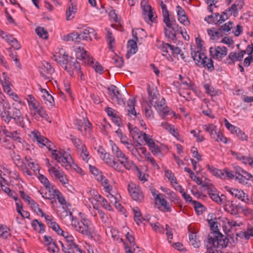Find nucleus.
Here are the masks:
<instances>
[{"label":"nucleus","mask_w":253,"mask_h":253,"mask_svg":"<svg viewBox=\"0 0 253 253\" xmlns=\"http://www.w3.org/2000/svg\"><path fill=\"white\" fill-rule=\"evenodd\" d=\"M208 221L211 229L213 232L209 235L207 241H205V245L207 249L206 253H218L217 250L226 248L229 240L218 231V223L214 214H209Z\"/></svg>","instance_id":"obj_1"},{"label":"nucleus","mask_w":253,"mask_h":253,"mask_svg":"<svg viewBox=\"0 0 253 253\" xmlns=\"http://www.w3.org/2000/svg\"><path fill=\"white\" fill-rule=\"evenodd\" d=\"M1 118L7 124H9L11 120H13L14 123L19 126L22 128L25 127L24 117L20 110L16 107H11L9 103H6L4 112L1 113Z\"/></svg>","instance_id":"obj_2"},{"label":"nucleus","mask_w":253,"mask_h":253,"mask_svg":"<svg viewBox=\"0 0 253 253\" xmlns=\"http://www.w3.org/2000/svg\"><path fill=\"white\" fill-rule=\"evenodd\" d=\"M149 101L151 105H153L159 114L164 119L168 116V107L166 105V100L164 98H162L160 100L158 98L157 95L149 92Z\"/></svg>","instance_id":"obj_3"},{"label":"nucleus","mask_w":253,"mask_h":253,"mask_svg":"<svg viewBox=\"0 0 253 253\" xmlns=\"http://www.w3.org/2000/svg\"><path fill=\"white\" fill-rule=\"evenodd\" d=\"M202 128L209 133L211 137L217 142H221L224 143H227V139L224 137L221 131L218 129L217 127L213 124H207L202 126Z\"/></svg>","instance_id":"obj_4"},{"label":"nucleus","mask_w":253,"mask_h":253,"mask_svg":"<svg viewBox=\"0 0 253 253\" xmlns=\"http://www.w3.org/2000/svg\"><path fill=\"white\" fill-rule=\"evenodd\" d=\"M160 6L162 9L163 20L167 28H171L173 31L178 30V26L176 24L175 20L173 17H170L167 5L161 1Z\"/></svg>","instance_id":"obj_5"},{"label":"nucleus","mask_w":253,"mask_h":253,"mask_svg":"<svg viewBox=\"0 0 253 253\" xmlns=\"http://www.w3.org/2000/svg\"><path fill=\"white\" fill-rule=\"evenodd\" d=\"M91 222L87 219H83L78 221H75L72 225L76 231L83 235L88 237H92V233L90 228Z\"/></svg>","instance_id":"obj_6"},{"label":"nucleus","mask_w":253,"mask_h":253,"mask_svg":"<svg viewBox=\"0 0 253 253\" xmlns=\"http://www.w3.org/2000/svg\"><path fill=\"white\" fill-rule=\"evenodd\" d=\"M27 101L30 109L31 110H34V112L32 113L33 116H36L37 115H39L42 118H45L47 116V114L46 113L43 108L32 95H29V98L27 99Z\"/></svg>","instance_id":"obj_7"},{"label":"nucleus","mask_w":253,"mask_h":253,"mask_svg":"<svg viewBox=\"0 0 253 253\" xmlns=\"http://www.w3.org/2000/svg\"><path fill=\"white\" fill-rule=\"evenodd\" d=\"M107 90L109 96L113 101L116 102L120 105H125V98L117 86L111 84L107 87Z\"/></svg>","instance_id":"obj_8"},{"label":"nucleus","mask_w":253,"mask_h":253,"mask_svg":"<svg viewBox=\"0 0 253 253\" xmlns=\"http://www.w3.org/2000/svg\"><path fill=\"white\" fill-rule=\"evenodd\" d=\"M127 191L131 198L137 203H142L144 199V196L140 187L133 183L127 185Z\"/></svg>","instance_id":"obj_9"},{"label":"nucleus","mask_w":253,"mask_h":253,"mask_svg":"<svg viewBox=\"0 0 253 253\" xmlns=\"http://www.w3.org/2000/svg\"><path fill=\"white\" fill-rule=\"evenodd\" d=\"M207 168L210 172L217 177L224 179H233V178H234V172L228 169H218L210 165H208Z\"/></svg>","instance_id":"obj_10"},{"label":"nucleus","mask_w":253,"mask_h":253,"mask_svg":"<svg viewBox=\"0 0 253 253\" xmlns=\"http://www.w3.org/2000/svg\"><path fill=\"white\" fill-rule=\"evenodd\" d=\"M65 241V245L62 242L59 241L62 247V251L64 253H75L74 249L80 253H82V250L79 247L78 245L76 244L75 238L73 236L67 237V239Z\"/></svg>","instance_id":"obj_11"},{"label":"nucleus","mask_w":253,"mask_h":253,"mask_svg":"<svg viewBox=\"0 0 253 253\" xmlns=\"http://www.w3.org/2000/svg\"><path fill=\"white\" fill-rule=\"evenodd\" d=\"M209 52L213 59L221 61L227 55L228 49L224 46H214L210 47Z\"/></svg>","instance_id":"obj_12"},{"label":"nucleus","mask_w":253,"mask_h":253,"mask_svg":"<svg viewBox=\"0 0 253 253\" xmlns=\"http://www.w3.org/2000/svg\"><path fill=\"white\" fill-rule=\"evenodd\" d=\"M225 189L233 197L239 199L246 204H250L251 203L248 195L244 193L243 190H239L235 188L230 187L229 186H226Z\"/></svg>","instance_id":"obj_13"},{"label":"nucleus","mask_w":253,"mask_h":253,"mask_svg":"<svg viewBox=\"0 0 253 253\" xmlns=\"http://www.w3.org/2000/svg\"><path fill=\"white\" fill-rule=\"evenodd\" d=\"M223 208L225 211L231 215L238 216L239 215L240 204H235L233 201L225 200L223 202Z\"/></svg>","instance_id":"obj_14"},{"label":"nucleus","mask_w":253,"mask_h":253,"mask_svg":"<svg viewBox=\"0 0 253 253\" xmlns=\"http://www.w3.org/2000/svg\"><path fill=\"white\" fill-rule=\"evenodd\" d=\"M75 52L76 58L77 59L84 60V63L87 64L88 63H91L92 64V57H90L87 52L86 50H85L83 47H78L76 49Z\"/></svg>","instance_id":"obj_15"},{"label":"nucleus","mask_w":253,"mask_h":253,"mask_svg":"<svg viewBox=\"0 0 253 253\" xmlns=\"http://www.w3.org/2000/svg\"><path fill=\"white\" fill-rule=\"evenodd\" d=\"M136 102L134 97L127 101V116H129L133 120L140 117V114L139 113H137L134 108Z\"/></svg>","instance_id":"obj_16"},{"label":"nucleus","mask_w":253,"mask_h":253,"mask_svg":"<svg viewBox=\"0 0 253 253\" xmlns=\"http://www.w3.org/2000/svg\"><path fill=\"white\" fill-rule=\"evenodd\" d=\"M52 155L54 159L57 160L58 163H61L62 166L65 167L66 169L71 168L70 162L68 161V158L65 157L62 153L57 151V150H53Z\"/></svg>","instance_id":"obj_17"},{"label":"nucleus","mask_w":253,"mask_h":253,"mask_svg":"<svg viewBox=\"0 0 253 253\" xmlns=\"http://www.w3.org/2000/svg\"><path fill=\"white\" fill-rule=\"evenodd\" d=\"M144 140L146 144L149 146L150 150L154 154H158L160 152V150L152 138L151 136L145 133H143L142 137V142Z\"/></svg>","instance_id":"obj_18"},{"label":"nucleus","mask_w":253,"mask_h":253,"mask_svg":"<svg viewBox=\"0 0 253 253\" xmlns=\"http://www.w3.org/2000/svg\"><path fill=\"white\" fill-rule=\"evenodd\" d=\"M142 16L144 21L151 25L152 23H155L156 21L157 14L152 7L142 11Z\"/></svg>","instance_id":"obj_19"},{"label":"nucleus","mask_w":253,"mask_h":253,"mask_svg":"<svg viewBox=\"0 0 253 253\" xmlns=\"http://www.w3.org/2000/svg\"><path fill=\"white\" fill-rule=\"evenodd\" d=\"M81 66L78 62L73 58L71 59L68 65H65L64 69L67 71L70 75L73 76L75 72H80Z\"/></svg>","instance_id":"obj_20"},{"label":"nucleus","mask_w":253,"mask_h":253,"mask_svg":"<svg viewBox=\"0 0 253 253\" xmlns=\"http://www.w3.org/2000/svg\"><path fill=\"white\" fill-rule=\"evenodd\" d=\"M54 60L58 63L61 65L64 69L65 65H68L71 59H73V57L69 56L66 53L64 52L62 56L59 54H55L53 56Z\"/></svg>","instance_id":"obj_21"},{"label":"nucleus","mask_w":253,"mask_h":253,"mask_svg":"<svg viewBox=\"0 0 253 253\" xmlns=\"http://www.w3.org/2000/svg\"><path fill=\"white\" fill-rule=\"evenodd\" d=\"M127 127L129 130L130 135L132 139L139 143L142 142L143 133L136 127H131L129 124H127Z\"/></svg>","instance_id":"obj_22"},{"label":"nucleus","mask_w":253,"mask_h":253,"mask_svg":"<svg viewBox=\"0 0 253 253\" xmlns=\"http://www.w3.org/2000/svg\"><path fill=\"white\" fill-rule=\"evenodd\" d=\"M93 34L95 39H97V33L95 32L93 28L87 27L86 29L79 34L80 40H87L88 38L90 41L92 40V39L90 37V34Z\"/></svg>","instance_id":"obj_23"},{"label":"nucleus","mask_w":253,"mask_h":253,"mask_svg":"<svg viewBox=\"0 0 253 253\" xmlns=\"http://www.w3.org/2000/svg\"><path fill=\"white\" fill-rule=\"evenodd\" d=\"M208 193L210 197L212 200V201L218 204H222L223 200L225 198L224 195H221V197H220L215 190L211 189H208Z\"/></svg>","instance_id":"obj_24"},{"label":"nucleus","mask_w":253,"mask_h":253,"mask_svg":"<svg viewBox=\"0 0 253 253\" xmlns=\"http://www.w3.org/2000/svg\"><path fill=\"white\" fill-rule=\"evenodd\" d=\"M70 2L68 8L66 10V20H70L74 17V15L77 11V5L75 3L72 2V0H69Z\"/></svg>","instance_id":"obj_25"},{"label":"nucleus","mask_w":253,"mask_h":253,"mask_svg":"<svg viewBox=\"0 0 253 253\" xmlns=\"http://www.w3.org/2000/svg\"><path fill=\"white\" fill-rule=\"evenodd\" d=\"M11 157L14 164L18 167L19 170L26 169V164L21 159L19 155L15 153L14 152H13L11 154Z\"/></svg>","instance_id":"obj_26"},{"label":"nucleus","mask_w":253,"mask_h":253,"mask_svg":"<svg viewBox=\"0 0 253 253\" xmlns=\"http://www.w3.org/2000/svg\"><path fill=\"white\" fill-rule=\"evenodd\" d=\"M138 51V47L136 41L133 40H129L127 41V59Z\"/></svg>","instance_id":"obj_27"},{"label":"nucleus","mask_w":253,"mask_h":253,"mask_svg":"<svg viewBox=\"0 0 253 253\" xmlns=\"http://www.w3.org/2000/svg\"><path fill=\"white\" fill-rule=\"evenodd\" d=\"M42 97L45 104L49 107H51L54 105V101L53 96L50 94L46 89H43Z\"/></svg>","instance_id":"obj_28"},{"label":"nucleus","mask_w":253,"mask_h":253,"mask_svg":"<svg viewBox=\"0 0 253 253\" xmlns=\"http://www.w3.org/2000/svg\"><path fill=\"white\" fill-rule=\"evenodd\" d=\"M191 55L196 63L199 66H200L201 65L200 64L203 61V60H204L206 55L203 52L197 50L196 52L192 51L191 52Z\"/></svg>","instance_id":"obj_29"},{"label":"nucleus","mask_w":253,"mask_h":253,"mask_svg":"<svg viewBox=\"0 0 253 253\" xmlns=\"http://www.w3.org/2000/svg\"><path fill=\"white\" fill-rule=\"evenodd\" d=\"M208 35L211 37V39L217 41L220 37L223 36V32L221 30L219 29L218 31H215L214 28H211L207 30Z\"/></svg>","instance_id":"obj_30"},{"label":"nucleus","mask_w":253,"mask_h":253,"mask_svg":"<svg viewBox=\"0 0 253 253\" xmlns=\"http://www.w3.org/2000/svg\"><path fill=\"white\" fill-rule=\"evenodd\" d=\"M200 66L206 67L208 70L212 71L214 70L212 60L205 55L204 60L200 64Z\"/></svg>","instance_id":"obj_31"},{"label":"nucleus","mask_w":253,"mask_h":253,"mask_svg":"<svg viewBox=\"0 0 253 253\" xmlns=\"http://www.w3.org/2000/svg\"><path fill=\"white\" fill-rule=\"evenodd\" d=\"M134 221L137 224L141 223V220L142 219V214L139 208L137 207L132 208Z\"/></svg>","instance_id":"obj_32"},{"label":"nucleus","mask_w":253,"mask_h":253,"mask_svg":"<svg viewBox=\"0 0 253 253\" xmlns=\"http://www.w3.org/2000/svg\"><path fill=\"white\" fill-rule=\"evenodd\" d=\"M225 226L228 228V230L232 229L233 228H236L237 227H240L243 225V223L241 221L238 222L232 219H229L225 218L224 220Z\"/></svg>","instance_id":"obj_33"},{"label":"nucleus","mask_w":253,"mask_h":253,"mask_svg":"<svg viewBox=\"0 0 253 253\" xmlns=\"http://www.w3.org/2000/svg\"><path fill=\"white\" fill-rule=\"evenodd\" d=\"M33 135L34 138L37 140L38 144H40L42 146H45V144H46L47 142H48V139L46 137L42 136L38 131L33 132Z\"/></svg>","instance_id":"obj_34"},{"label":"nucleus","mask_w":253,"mask_h":253,"mask_svg":"<svg viewBox=\"0 0 253 253\" xmlns=\"http://www.w3.org/2000/svg\"><path fill=\"white\" fill-rule=\"evenodd\" d=\"M96 179L97 180L100 181L101 182L102 185L104 187V188L106 189V191L109 193V192L112 190V187L109 185L108 180L106 178V177L101 173L100 175H98V177H97Z\"/></svg>","instance_id":"obj_35"},{"label":"nucleus","mask_w":253,"mask_h":253,"mask_svg":"<svg viewBox=\"0 0 253 253\" xmlns=\"http://www.w3.org/2000/svg\"><path fill=\"white\" fill-rule=\"evenodd\" d=\"M157 46L162 52V55L168 57V48L170 49V44L162 42H160L157 43Z\"/></svg>","instance_id":"obj_36"},{"label":"nucleus","mask_w":253,"mask_h":253,"mask_svg":"<svg viewBox=\"0 0 253 253\" xmlns=\"http://www.w3.org/2000/svg\"><path fill=\"white\" fill-rule=\"evenodd\" d=\"M164 197L165 196L163 194L158 195L157 196V201H159L160 204L167 211H170V207Z\"/></svg>","instance_id":"obj_37"},{"label":"nucleus","mask_w":253,"mask_h":253,"mask_svg":"<svg viewBox=\"0 0 253 253\" xmlns=\"http://www.w3.org/2000/svg\"><path fill=\"white\" fill-rule=\"evenodd\" d=\"M164 197L165 196L163 194L158 195L157 196V201H159L160 204L167 211H170V207Z\"/></svg>","instance_id":"obj_38"},{"label":"nucleus","mask_w":253,"mask_h":253,"mask_svg":"<svg viewBox=\"0 0 253 253\" xmlns=\"http://www.w3.org/2000/svg\"><path fill=\"white\" fill-rule=\"evenodd\" d=\"M164 197L165 196L163 194L158 195L157 196V201H159L160 204L167 211H170V207Z\"/></svg>","instance_id":"obj_39"},{"label":"nucleus","mask_w":253,"mask_h":253,"mask_svg":"<svg viewBox=\"0 0 253 253\" xmlns=\"http://www.w3.org/2000/svg\"><path fill=\"white\" fill-rule=\"evenodd\" d=\"M144 31L141 29H137L133 30L132 31V35L133 40L136 41V42H139V41L142 39L141 35H143Z\"/></svg>","instance_id":"obj_40"},{"label":"nucleus","mask_w":253,"mask_h":253,"mask_svg":"<svg viewBox=\"0 0 253 253\" xmlns=\"http://www.w3.org/2000/svg\"><path fill=\"white\" fill-rule=\"evenodd\" d=\"M80 35L78 33H71L64 37V40L67 42L75 41L76 42H80Z\"/></svg>","instance_id":"obj_41"},{"label":"nucleus","mask_w":253,"mask_h":253,"mask_svg":"<svg viewBox=\"0 0 253 253\" xmlns=\"http://www.w3.org/2000/svg\"><path fill=\"white\" fill-rule=\"evenodd\" d=\"M134 237L127 232V242L128 241L130 246L129 247L127 245V252L129 249H131L133 253H135L136 249H138V247L136 246L135 243Z\"/></svg>","instance_id":"obj_42"},{"label":"nucleus","mask_w":253,"mask_h":253,"mask_svg":"<svg viewBox=\"0 0 253 253\" xmlns=\"http://www.w3.org/2000/svg\"><path fill=\"white\" fill-rule=\"evenodd\" d=\"M143 113L146 119L152 120L154 118V114L152 110L151 106L148 105L143 109Z\"/></svg>","instance_id":"obj_43"},{"label":"nucleus","mask_w":253,"mask_h":253,"mask_svg":"<svg viewBox=\"0 0 253 253\" xmlns=\"http://www.w3.org/2000/svg\"><path fill=\"white\" fill-rule=\"evenodd\" d=\"M78 149L81 150V156L82 159L84 161L87 162L90 158L89 152L87 150L86 147L84 145H82L80 148H78Z\"/></svg>","instance_id":"obj_44"},{"label":"nucleus","mask_w":253,"mask_h":253,"mask_svg":"<svg viewBox=\"0 0 253 253\" xmlns=\"http://www.w3.org/2000/svg\"><path fill=\"white\" fill-rule=\"evenodd\" d=\"M103 161L108 165L115 166L117 163L113 160V156L110 155L109 153H106L101 157Z\"/></svg>","instance_id":"obj_45"},{"label":"nucleus","mask_w":253,"mask_h":253,"mask_svg":"<svg viewBox=\"0 0 253 253\" xmlns=\"http://www.w3.org/2000/svg\"><path fill=\"white\" fill-rule=\"evenodd\" d=\"M115 154L119 159V161L121 165H122L125 168H126V158L125 154L123 153L120 150L117 152Z\"/></svg>","instance_id":"obj_46"},{"label":"nucleus","mask_w":253,"mask_h":253,"mask_svg":"<svg viewBox=\"0 0 253 253\" xmlns=\"http://www.w3.org/2000/svg\"><path fill=\"white\" fill-rule=\"evenodd\" d=\"M165 35L166 37L170 40H174L175 39L176 31H173L171 28H165Z\"/></svg>","instance_id":"obj_47"},{"label":"nucleus","mask_w":253,"mask_h":253,"mask_svg":"<svg viewBox=\"0 0 253 253\" xmlns=\"http://www.w3.org/2000/svg\"><path fill=\"white\" fill-rule=\"evenodd\" d=\"M35 31L37 34L41 38L45 39H47L48 38V32L43 28L41 27H38L36 29Z\"/></svg>","instance_id":"obj_48"},{"label":"nucleus","mask_w":253,"mask_h":253,"mask_svg":"<svg viewBox=\"0 0 253 253\" xmlns=\"http://www.w3.org/2000/svg\"><path fill=\"white\" fill-rule=\"evenodd\" d=\"M243 4V1H239L238 4H237L236 2H235V3L233 4L230 7L228 8L229 11L231 12L232 14H233L234 16H235V15L237 14V7L239 6V8H241Z\"/></svg>","instance_id":"obj_49"},{"label":"nucleus","mask_w":253,"mask_h":253,"mask_svg":"<svg viewBox=\"0 0 253 253\" xmlns=\"http://www.w3.org/2000/svg\"><path fill=\"white\" fill-rule=\"evenodd\" d=\"M42 69L49 74H52L54 72V69L49 63L44 62L41 67Z\"/></svg>","instance_id":"obj_50"},{"label":"nucleus","mask_w":253,"mask_h":253,"mask_svg":"<svg viewBox=\"0 0 253 253\" xmlns=\"http://www.w3.org/2000/svg\"><path fill=\"white\" fill-rule=\"evenodd\" d=\"M219 14L218 13H214L213 15H209L205 18V21L209 24L212 23H218V17Z\"/></svg>","instance_id":"obj_51"},{"label":"nucleus","mask_w":253,"mask_h":253,"mask_svg":"<svg viewBox=\"0 0 253 253\" xmlns=\"http://www.w3.org/2000/svg\"><path fill=\"white\" fill-rule=\"evenodd\" d=\"M190 242L195 248H198L200 246V242L196 239V236L195 233L192 232L189 235Z\"/></svg>","instance_id":"obj_52"},{"label":"nucleus","mask_w":253,"mask_h":253,"mask_svg":"<svg viewBox=\"0 0 253 253\" xmlns=\"http://www.w3.org/2000/svg\"><path fill=\"white\" fill-rule=\"evenodd\" d=\"M236 61H238L237 52H231L227 57L226 63L229 64H234Z\"/></svg>","instance_id":"obj_53"},{"label":"nucleus","mask_w":253,"mask_h":253,"mask_svg":"<svg viewBox=\"0 0 253 253\" xmlns=\"http://www.w3.org/2000/svg\"><path fill=\"white\" fill-rule=\"evenodd\" d=\"M134 169L136 170V175L140 180L143 182L147 180V174L142 173L136 166H134Z\"/></svg>","instance_id":"obj_54"},{"label":"nucleus","mask_w":253,"mask_h":253,"mask_svg":"<svg viewBox=\"0 0 253 253\" xmlns=\"http://www.w3.org/2000/svg\"><path fill=\"white\" fill-rule=\"evenodd\" d=\"M87 64L94 68L96 72L98 73L99 74H102L103 73V68L99 62H96L94 63V61L93 60L92 64L91 63H88Z\"/></svg>","instance_id":"obj_55"},{"label":"nucleus","mask_w":253,"mask_h":253,"mask_svg":"<svg viewBox=\"0 0 253 253\" xmlns=\"http://www.w3.org/2000/svg\"><path fill=\"white\" fill-rule=\"evenodd\" d=\"M109 16L110 17H111V18L113 19L114 22H115L116 23H118V24L120 25V27L118 28V29L120 31H121L122 28V25L121 24L120 20L118 19V15L116 14L115 10H111L109 12Z\"/></svg>","instance_id":"obj_56"},{"label":"nucleus","mask_w":253,"mask_h":253,"mask_svg":"<svg viewBox=\"0 0 253 253\" xmlns=\"http://www.w3.org/2000/svg\"><path fill=\"white\" fill-rule=\"evenodd\" d=\"M201 130L196 131L195 130H192L190 131V133L193 134V136L196 138V141L197 142H201L205 140V137L203 135L201 134Z\"/></svg>","instance_id":"obj_57"},{"label":"nucleus","mask_w":253,"mask_h":253,"mask_svg":"<svg viewBox=\"0 0 253 253\" xmlns=\"http://www.w3.org/2000/svg\"><path fill=\"white\" fill-rule=\"evenodd\" d=\"M165 175L171 183H177L176 179L171 171L166 169L165 170Z\"/></svg>","instance_id":"obj_58"},{"label":"nucleus","mask_w":253,"mask_h":253,"mask_svg":"<svg viewBox=\"0 0 253 253\" xmlns=\"http://www.w3.org/2000/svg\"><path fill=\"white\" fill-rule=\"evenodd\" d=\"M230 153L231 155L235 159L241 161L243 163L246 164V159H248V157L244 156L240 153H237L233 150H230Z\"/></svg>","instance_id":"obj_59"},{"label":"nucleus","mask_w":253,"mask_h":253,"mask_svg":"<svg viewBox=\"0 0 253 253\" xmlns=\"http://www.w3.org/2000/svg\"><path fill=\"white\" fill-rule=\"evenodd\" d=\"M10 234L9 233V229L6 226H0V237L3 238H7Z\"/></svg>","instance_id":"obj_60"},{"label":"nucleus","mask_w":253,"mask_h":253,"mask_svg":"<svg viewBox=\"0 0 253 253\" xmlns=\"http://www.w3.org/2000/svg\"><path fill=\"white\" fill-rule=\"evenodd\" d=\"M149 224L153 228V230L156 232L163 233L164 231V228L160 225L158 222L152 223L149 222Z\"/></svg>","instance_id":"obj_61"},{"label":"nucleus","mask_w":253,"mask_h":253,"mask_svg":"<svg viewBox=\"0 0 253 253\" xmlns=\"http://www.w3.org/2000/svg\"><path fill=\"white\" fill-rule=\"evenodd\" d=\"M30 206L31 208L35 212L38 213V212H42V210L39 207V205L36 203L33 199L28 203Z\"/></svg>","instance_id":"obj_62"},{"label":"nucleus","mask_w":253,"mask_h":253,"mask_svg":"<svg viewBox=\"0 0 253 253\" xmlns=\"http://www.w3.org/2000/svg\"><path fill=\"white\" fill-rule=\"evenodd\" d=\"M224 122L225 126L232 133L235 134V132L238 130L239 127L231 124L226 119L225 120Z\"/></svg>","instance_id":"obj_63"},{"label":"nucleus","mask_w":253,"mask_h":253,"mask_svg":"<svg viewBox=\"0 0 253 253\" xmlns=\"http://www.w3.org/2000/svg\"><path fill=\"white\" fill-rule=\"evenodd\" d=\"M244 236L246 239H249L251 237H253V227L249 226L247 231L244 232Z\"/></svg>","instance_id":"obj_64"}]
</instances>
